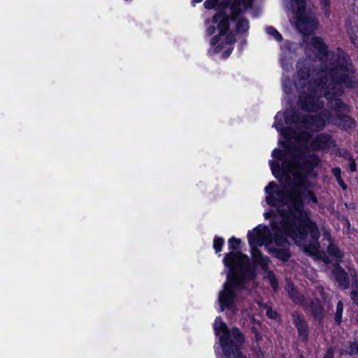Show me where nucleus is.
<instances>
[{
  "mask_svg": "<svg viewBox=\"0 0 358 358\" xmlns=\"http://www.w3.org/2000/svg\"><path fill=\"white\" fill-rule=\"evenodd\" d=\"M217 3V0H206L204 2V6L207 9H212L216 6Z\"/></svg>",
  "mask_w": 358,
  "mask_h": 358,
  "instance_id": "de8ad7c7",
  "label": "nucleus"
},
{
  "mask_svg": "<svg viewBox=\"0 0 358 358\" xmlns=\"http://www.w3.org/2000/svg\"><path fill=\"white\" fill-rule=\"evenodd\" d=\"M327 252L328 255L334 258L335 262L334 264H341L343 262V259L344 257L343 252L338 247L337 245L335 243L331 242L327 246Z\"/></svg>",
  "mask_w": 358,
  "mask_h": 358,
  "instance_id": "b1692460",
  "label": "nucleus"
},
{
  "mask_svg": "<svg viewBox=\"0 0 358 358\" xmlns=\"http://www.w3.org/2000/svg\"><path fill=\"white\" fill-rule=\"evenodd\" d=\"M289 231L284 233V236L287 238L288 237L300 241H306L308 236L310 237L308 243L304 245V252L309 256H316L319 253L320 248L319 239L320 238V231L317 224L307 226L301 229H296L293 230L292 228L287 229Z\"/></svg>",
  "mask_w": 358,
  "mask_h": 358,
  "instance_id": "423d86ee",
  "label": "nucleus"
},
{
  "mask_svg": "<svg viewBox=\"0 0 358 358\" xmlns=\"http://www.w3.org/2000/svg\"><path fill=\"white\" fill-rule=\"evenodd\" d=\"M214 53L218 54L220 53L224 48L223 43H217L216 45H214Z\"/></svg>",
  "mask_w": 358,
  "mask_h": 358,
  "instance_id": "13d9d810",
  "label": "nucleus"
},
{
  "mask_svg": "<svg viewBox=\"0 0 358 358\" xmlns=\"http://www.w3.org/2000/svg\"><path fill=\"white\" fill-rule=\"evenodd\" d=\"M352 290H358V276L357 274L352 276Z\"/></svg>",
  "mask_w": 358,
  "mask_h": 358,
  "instance_id": "6e6d98bb",
  "label": "nucleus"
},
{
  "mask_svg": "<svg viewBox=\"0 0 358 358\" xmlns=\"http://www.w3.org/2000/svg\"><path fill=\"white\" fill-rule=\"evenodd\" d=\"M296 17L297 20V27L299 31L304 35H308L313 33L317 28V20L308 15L304 11L296 12Z\"/></svg>",
  "mask_w": 358,
  "mask_h": 358,
  "instance_id": "9b49d317",
  "label": "nucleus"
},
{
  "mask_svg": "<svg viewBox=\"0 0 358 358\" xmlns=\"http://www.w3.org/2000/svg\"><path fill=\"white\" fill-rule=\"evenodd\" d=\"M215 30H216V27H215V25H210L207 27L206 29V35L208 36H212L213 34H215Z\"/></svg>",
  "mask_w": 358,
  "mask_h": 358,
  "instance_id": "4d7b16f0",
  "label": "nucleus"
},
{
  "mask_svg": "<svg viewBox=\"0 0 358 358\" xmlns=\"http://www.w3.org/2000/svg\"><path fill=\"white\" fill-rule=\"evenodd\" d=\"M296 79L294 81V85L296 90H303L307 86V81L310 80V76H316L317 67L311 62L305 58H300L296 65Z\"/></svg>",
  "mask_w": 358,
  "mask_h": 358,
  "instance_id": "0eeeda50",
  "label": "nucleus"
},
{
  "mask_svg": "<svg viewBox=\"0 0 358 358\" xmlns=\"http://www.w3.org/2000/svg\"><path fill=\"white\" fill-rule=\"evenodd\" d=\"M217 317L214 325L215 334L219 336L220 344L223 354L226 358H247L241 351V347L245 341V337L242 331L237 327H233L229 329L227 325L222 321L217 324Z\"/></svg>",
  "mask_w": 358,
  "mask_h": 358,
  "instance_id": "39448f33",
  "label": "nucleus"
},
{
  "mask_svg": "<svg viewBox=\"0 0 358 358\" xmlns=\"http://www.w3.org/2000/svg\"><path fill=\"white\" fill-rule=\"evenodd\" d=\"M331 117V113L327 110L315 115H303L302 125L308 130L320 132L327 126Z\"/></svg>",
  "mask_w": 358,
  "mask_h": 358,
  "instance_id": "6e6552de",
  "label": "nucleus"
},
{
  "mask_svg": "<svg viewBox=\"0 0 358 358\" xmlns=\"http://www.w3.org/2000/svg\"><path fill=\"white\" fill-rule=\"evenodd\" d=\"M319 162L320 158L316 155L313 154L308 157L303 159V160L294 166L296 172L310 176Z\"/></svg>",
  "mask_w": 358,
  "mask_h": 358,
  "instance_id": "2eb2a0df",
  "label": "nucleus"
},
{
  "mask_svg": "<svg viewBox=\"0 0 358 358\" xmlns=\"http://www.w3.org/2000/svg\"><path fill=\"white\" fill-rule=\"evenodd\" d=\"M194 1L196 3H200L201 1V0H194Z\"/></svg>",
  "mask_w": 358,
  "mask_h": 358,
  "instance_id": "e2e57ef3",
  "label": "nucleus"
},
{
  "mask_svg": "<svg viewBox=\"0 0 358 358\" xmlns=\"http://www.w3.org/2000/svg\"><path fill=\"white\" fill-rule=\"evenodd\" d=\"M328 106L335 112L336 118L349 112L348 106L339 97L331 99L330 101H328Z\"/></svg>",
  "mask_w": 358,
  "mask_h": 358,
  "instance_id": "412c9836",
  "label": "nucleus"
},
{
  "mask_svg": "<svg viewBox=\"0 0 358 358\" xmlns=\"http://www.w3.org/2000/svg\"><path fill=\"white\" fill-rule=\"evenodd\" d=\"M335 124L341 129L347 131L348 129L354 128L355 126V121L350 115L343 114L339 115L336 118Z\"/></svg>",
  "mask_w": 358,
  "mask_h": 358,
  "instance_id": "5701e85b",
  "label": "nucleus"
},
{
  "mask_svg": "<svg viewBox=\"0 0 358 358\" xmlns=\"http://www.w3.org/2000/svg\"><path fill=\"white\" fill-rule=\"evenodd\" d=\"M250 28L249 20L246 17H240L236 24V31L238 34H246Z\"/></svg>",
  "mask_w": 358,
  "mask_h": 358,
  "instance_id": "a878e982",
  "label": "nucleus"
},
{
  "mask_svg": "<svg viewBox=\"0 0 358 358\" xmlns=\"http://www.w3.org/2000/svg\"><path fill=\"white\" fill-rule=\"evenodd\" d=\"M331 273L343 289H346L350 287L349 276L345 269L338 264H334Z\"/></svg>",
  "mask_w": 358,
  "mask_h": 358,
  "instance_id": "a211bd4d",
  "label": "nucleus"
},
{
  "mask_svg": "<svg viewBox=\"0 0 358 358\" xmlns=\"http://www.w3.org/2000/svg\"><path fill=\"white\" fill-rule=\"evenodd\" d=\"M307 93L311 96H320L317 94V88H319L317 86L315 85V84L313 83V78L310 79L307 81Z\"/></svg>",
  "mask_w": 358,
  "mask_h": 358,
  "instance_id": "4c0bfd02",
  "label": "nucleus"
},
{
  "mask_svg": "<svg viewBox=\"0 0 358 358\" xmlns=\"http://www.w3.org/2000/svg\"><path fill=\"white\" fill-rule=\"evenodd\" d=\"M225 34H221L220 32L219 31V34H216L215 36H213L211 39H210V45L212 46H214V45H216L217 43H219V42L221 40V36H224Z\"/></svg>",
  "mask_w": 358,
  "mask_h": 358,
  "instance_id": "49530a36",
  "label": "nucleus"
},
{
  "mask_svg": "<svg viewBox=\"0 0 358 358\" xmlns=\"http://www.w3.org/2000/svg\"><path fill=\"white\" fill-rule=\"evenodd\" d=\"M316 74L313 83L324 90V96L329 101L343 95V90L340 87L355 89L358 84L351 59L343 51L336 55L329 66L323 67Z\"/></svg>",
  "mask_w": 358,
  "mask_h": 358,
  "instance_id": "20e7f679",
  "label": "nucleus"
},
{
  "mask_svg": "<svg viewBox=\"0 0 358 358\" xmlns=\"http://www.w3.org/2000/svg\"><path fill=\"white\" fill-rule=\"evenodd\" d=\"M288 295L290 299L294 303L305 307V303L306 299L303 294L299 293L296 288L292 290L291 292H289Z\"/></svg>",
  "mask_w": 358,
  "mask_h": 358,
  "instance_id": "bb28decb",
  "label": "nucleus"
},
{
  "mask_svg": "<svg viewBox=\"0 0 358 358\" xmlns=\"http://www.w3.org/2000/svg\"><path fill=\"white\" fill-rule=\"evenodd\" d=\"M264 191L267 194L266 201L268 206L277 207L289 204L288 210H282L279 213L282 217L280 229L283 234L288 232L287 229L289 228L296 230L317 224L311 219L310 212L304 209L305 203L301 190L292 188L285 191L275 182L271 181Z\"/></svg>",
  "mask_w": 358,
  "mask_h": 358,
  "instance_id": "f257e3e1",
  "label": "nucleus"
},
{
  "mask_svg": "<svg viewBox=\"0 0 358 358\" xmlns=\"http://www.w3.org/2000/svg\"><path fill=\"white\" fill-rule=\"evenodd\" d=\"M335 141L330 134L322 133L313 138L310 149L314 151L325 150L335 145Z\"/></svg>",
  "mask_w": 358,
  "mask_h": 358,
  "instance_id": "f8f14e48",
  "label": "nucleus"
},
{
  "mask_svg": "<svg viewBox=\"0 0 358 358\" xmlns=\"http://www.w3.org/2000/svg\"><path fill=\"white\" fill-rule=\"evenodd\" d=\"M358 341H350L348 346L344 352H341V355L345 354L350 356L358 355Z\"/></svg>",
  "mask_w": 358,
  "mask_h": 358,
  "instance_id": "2f4dec72",
  "label": "nucleus"
},
{
  "mask_svg": "<svg viewBox=\"0 0 358 358\" xmlns=\"http://www.w3.org/2000/svg\"><path fill=\"white\" fill-rule=\"evenodd\" d=\"M357 321H358V315H357Z\"/></svg>",
  "mask_w": 358,
  "mask_h": 358,
  "instance_id": "774afa93",
  "label": "nucleus"
},
{
  "mask_svg": "<svg viewBox=\"0 0 358 358\" xmlns=\"http://www.w3.org/2000/svg\"><path fill=\"white\" fill-rule=\"evenodd\" d=\"M345 155L343 157L348 159V168L350 171L355 172L357 171V163L353 157L348 152L345 151Z\"/></svg>",
  "mask_w": 358,
  "mask_h": 358,
  "instance_id": "58836bf2",
  "label": "nucleus"
},
{
  "mask_svg": "<svg viewBox=\"0 0 358 358\" xmlns=\"http://www.w3.org/2000/svg\"><path fill=\"white\" fill-rule=\"evenodd\" d=\"M223 263L229 268L227 280L223 289L218 294L220 311H234L238 292L246 288V281L252 280L257 277V270L250 262L248 257L242 252H229L225 254Z\"/></svg>",
  "mask_w": 358,
  "mask_h": 358,
  "instance_id": "f03ea898",
  "label": "nucleus"
},
{
  "mask_svg": "<svg viewBox=\"0 0 358 358\" xmlns=\"http://www.w3.org/2000/svg\"><path fill=\"white\" fill-rule=\"evenodd\" d=\"M308 308L314 320L319 324H322L325 317V310L320 299L318 298L311 299Z\"/></svg>",
  "mask_w": 358,
  "mask_h": 358,
  "instance_id": "dca6fc26",
  "label": "nucleus"
},
{
  "mask_svg": "<svg viewBox=\"0 0 358 358\" xmlns=\"http://www.w3.org/2000/svg\"><path fill=\"white\" fill-rule=\"evenodd\" d=\"M241 243V240L240 238L234 236L231 237L228 241L229 250H231L230 252H241L239 249Z\"/></svg>",
  "mask_w": 358,
  "mask_h": 358,
  "instance_id": "f704fd0d",
  "label": "nucleus"
},
{
  "mask_svg": "<svg viewBox=\"0 0 358 358\" xmlns=\"http://www.w3.org/2000/svg\"><path fill=\"white\" fill-rule=\"evenodd\" d=\"M254 0H227V3H232L233 4H236L238 6L242 5L245 7V8H249L252 7Z\"/></svg>",
  "mask_w": 358,
  "mask_h": 358,
  "instance_id": "ea45409f",
  "label": "nucleus"
},
{
  "mask_svg": "<svg viewBox=\"0 0 358 358\" xmlns=\"http://www.w3.org/2000/svg\"><path fill=\"white\" fill-rule=\"evenodd\" d=\"M343 312V303L341 300H339L336 304V313H334V324L337 326H340L342 323Z\"/></svg>",
  "mask_w": 358,
  "mask_h": 358,
  "instance_id": "c85d7f7f",
  "label": "nucleus"
},
{
  "mask_svg": "<svg viewBox=\"0 0 358 358\" xmlns=\"http://www.w3.org/2000/svg\"><path fill=\"white\" fill-rule=\"evenodd\" d=\"M277 118H278V114L275 115V120H277Z\"/></svg>",
  "mask_w": 358,
  "mask_h": 358,
  "instance_id": "69168bd1",
  "label": "nucleus"
},
{
  "mask_svg": "<svg viewBox=\"0 0 358 358\" xmlns=\"http://www.w3.org/2000/svg\"><path fill=\"white\" fill-rule=\"evenodd\" d=\"M296 6V12L304 11L306 8V0H292Z\"/></svg>",
  "mask_w": 358,
  "mask_h": 358,
  "instance_id": "79ce46f5",
  "label": "nucleus"
},
{
  "mask_svg": "<svg viewBox=\"0 0 358 358\" xmlns=\"http://www.w3.org/2000/svg\"><path fill=\"white\" fill-rule=\"evenodd\" d=\"M206 23H209V22H210V20H206Z\"/></svg>",
  "mask_w": 358,
  "mask_h": 358,
  "instance_id": "0e129e2a",
  "label": "nucleus"
},
{
  "mask_svg": "<svg viewBox=\"0 0 358 358\" xmlns=\"http://www.w3.org/2000/svg\"><path fill=\"white\" fill-rule=\"evenodd\" d=\"M299 358H306L303 354L299 355Z\"/></svg>",
  "mask_w": 358,
  "mask_h": 358,
  "instance_id": "680f3d73",
  "label": "nucleus"
},
{
  "mask_svg": "<svg viewBox=\"0 0 358 358\" xmlns=\"http://www.w3.org/2000/svg\"><path fill=\"white\" fill-rule=\"evenodd\" d=\"M296 288V287L294 286V283L292 281H287L286 282L285 290L287 292V293L291 292Z\"/></svg>",
  "mask_w": 358,
  "mask_h": 358,
  "instance_id": "864d4df0",
  "label": "nucleus"
},
{
  "mask_svg": "<svg viewBox=\"0 0 358 358\" xmlns=\"http://www.w3.org/2000/svg\"><path fill=\"white\" fill-rule=\"evenodd\" d=\"M350 296L353 303L358 307V290H352Z\"/></svg>",
  "mask_w": 358,
  "mask_h": 358,
  "instance_id": "09e8293b",
  "label": "nucleus"
},
{
  "mask_svg": "<svg viewBox=\"0 0 358 358\" xmlns=\"http://www.w3.org/2000/svg\"><path fill=\"white\" fill-rule=\"evenodd\" d=\"M320 3L325 15L329 16L331 0H320Z\"/></svg>",
  "mask_w": 358,
  "mask_h": 358,
  "instance_id": "a19ab883",
  "label": "nucleus"
},
{
  "mask_svg": "<svg viewBox=\"0 0 358 358\" xmlns=\"http://www.w3.org/2000/svg\"><path fill=\"white\" fill-rule=\"evenodd\" d=\"M292 324L296 329L298 338L300 341L307 344L309 340L310 327L304 315L298 311H294L291 314Z\"/></svg>",
  "mask_w": 358,
  "mask_h": 358,
  "instance_id": "9d476101",
  "label": "nucleus"
},
{
  "mask_svg": "<svg viewBox=\"0 0 358 358\" xmlns=\"http://www.w3.org/2000/svg\"><path fill=\"white\" fill-rule=\"evenodd\" d=\"M296 138L299 140H301L306 143H308L310 138H312V135L310 133L308 132V131H301V133H299Z\"/></svg>",
  "mask_w": 358,
  "mask_h": 358,
  "instance_id": "c03bdc74",
  "label": "nucleus"
},
{
  "mask_svg": "<svg viewBox=\"0 0 358 358\" xmlns=\"http://www.w3.org/2000/svg\"><path fill=\"white\" fill-rule=\"evenodd\" d=\"M331 172L334 177L336 178V180L338 185H340V187H341V189L343 190H346L348 188V185L342 178L341 169L339 167H334L331 169Z\"/></svg>",
  "mask_w": 358,
  "mask_h": 358,
  "instance_id": "7c9ffc66",
  "label": "nucleus"
},
{
  "mask_svg": "<svg viewBox=\"0 0 358 358\" xmlns=\"http://www.w3.org/2000/svg\"><path fill=\"white\" fill-rule=\"evenodd\" d=\"M224 244V239L222 237L215 236L213 239V249L216 254L222 250Z\"/></svg>",
  "mask_w": 358,
  "mask_h": 358,
  "instance_id": "c9c22d12",
  "label": "nucleus"
},
{
  "mask_svg": "<svg viewBox=\"0 0 358 358\" xmlns=\"http://www.w3.org/2000/svg\"><path fill=\"white\" fill-rule=\"evenodd\" d=\"M331 257L329 255H327L325 254L320 255V259L325 264H330L332 262Z\"/></svg>",
  "mask_w": 358,
  "mask_h": 358,
  "instance_id": "3c124183",
  "label": "nucleus"
},
{
  "mask_svg": "<svg viewBox=\"0 0 358 358\" xmlns=\"http://www.w3.org/2000/svg\"><path fill=\"white\" fill-rule=\"evenodd\" d=\"M234 50L233 47L229 48L227 50H224L222 53V59H227L230 55L231 54L232 51Z\"/></svg>",
  "mask_w": 358,
  "mask_h": 358,
  "instance_id": "5fc2aeb1",
  "label": "nucleus"
},
{
  "mask_svg": "<svg viewBox=\"0 0 358 358\" xmlns=\"http://www.w3.org/2000/svg\"><path fill=\"white\" fill-rule=\"evenodd\" d=\"M265 272L266 273V278L269 281L270 286L273 291L276 292L278 289L279 283L275 273L273 271H270L268 269Z\"/></svg>",
  "mask_w": 358,
  "mask_h": 358,
  "instance_id": "c756f323",
  "label": "nucleus"
},
{
  "mask_svg": "<svg viewBox=\"0 0 358 358\" xmlns=\"http://www.w3.org/2000/svg\"><path fill=\"white\" fill-rule=\"evenodd\" d=\"M266 32L269 36H273L275 41H277L278 42H280L282 41V38H283L282 36L275 27H271V26L267 27L266 29Z\"/></svg>",
  "mask_w": 358,
  "mask_h": 358,
  "instance_id": "e433bc0d",
  "label": "nucleus"
},
{
  "mask_svg": "<svg viewBox=\"0 0 358 358\" xmlns=\"http://www.w3.org/2000/svg\"><path fill=\"white\" fill-rule=\"evenodd\" d=\"M302 196L307 203H313L314 204H317L318 203V199L315 194V192L312 190H304L302 192Z\"/></svg>",
  "mask_w": 358,
  "mask_h": 358,
  "instance_id": "473e14b6",
  "label": "nucleus"
},
{
  "mask_svg": "<svg viewBox=\"0 0 358 358\" xmlns=\"http://www.w3.org/2000/svg\"><path fill=\"white\" fill-rule=\"evenodd\" d=\"M350 40L351 43L358 48V36L355 34H350Z\"/></svg>",
  "mask_w": 358,
  "mask_h": 358,
  "instance_id": "603ef678",
  "label": "nucleus"
},
{
  "mask_svg": "<svg viewBox=\"0 0 358 358\" xmlns=\"http://www.w3.org/2000/svg\"><path fill=\"white\" fill-rule=\"evenodd\" d=\"M211 22L217 24V29L221 34H226L229 31L230 23L224 10H219L212 17Z\"/></svg>",
  "mask_w": 358,
  "mask_h": 358,
  "instance_id": "f3484780",
  "label": "nucleus"
},
{
  "mask_svg": "<svg viewBox=\"0 0 358 358\" xmlns=\"http://www.w3.org/2000/svg\"><path fill=\"white\" fill-rule=\"evenodd\" d=\"M346 221H347V223L350 225L349 220L348 219H346Z\"/></svg>",
  "mask_w": 358,
  "mask_h": 358,
  "instance_id": "338daca9",
  "label": "nucleus"
},
{
  "mask_svg": "<svg viewBox=\"0 0 358 358\" xmlns=\"http://www.w3.org/2000/svg\"><path fill=\"white\" fill-rule=\"evenodd\" d=\"M272 156L275 159L282 160L284 158V156H285V153H284L283 150L278 149V148H275L272 151Z\"/></svg>",
  "mask_w": 358,
  "mask_h": 358,
  "instance_id": "a18cd8bd",
  "label": "nucleus"
},
{
  "mask_svg": "<svg viewBox=\"0 0 358 358\" xmlns=\"http://www.w3.org/2000/svg\"><path fill=\"white\" fill-rule=\"evenodd\" d=\"M275 128L281 131L283 137L287 140L286 141H291L290 139L294 138L295 135V131L290 127H282V122H278V124L275 123Z\"/></svg>",
  "mask_w": 358,
  "mask_h": 358,
  "instance_id": "cd10ccee",
  "label": "nucleus"
},
{
  "mask_svg": "<svg viewBox=\"0 0 358 358\" xmlns=\"http://www.w3.org/2000/svg\"><path fill=\"white\" fill-rule=\"evenodd\" d=\"M259 306L264 309H266V316L271 320H277L280 315L278 311L273 310L271 306H269L266 303H260Z\"/></svg>",
  "mask_w": 358,
  "mask_h": 358,
  "instance_id": "72a5a7b5",
  "label": "nucleus"
},
{
  "mask_svg": "<svg viewBox=\"0 0 358 358\" xmlns=\"http://www.w3.org/2000/svg\"><path fill=\"white\" fill-rule=\"evenodd\" d=\"M269 164L273 176L279 180L282 187L285 183V178L287 174L285 173V169L287 166V162H284L282 166H280L279 162L270 160Z\"/></svg>",
  "mask_w": 358,
  "mask_h": 358,
  "instance_id": "6ab92c4d",
  "label": "nucleus"
},
{
  "mask_svg": "<svg viewBox=\"0 0 358 358\" xmlns=\"http://www.w3.org/2000/svg\"><path fill=\"white\" fill-rule=\"evenodd\" d=\"M225 7H229L231 10V14L227 15V17L228 19V22L230 23V21H236L239 19L238 16L243 13V10L241 7L238 6L236 4H233L232 3H227L225 1L223 3Z\"/></svg>",
  "mask_w": 358,
  "mask_h": 358,
  "instance_id": "393cba45",
  "label": "nucleus"
},
{
  "mask_svg": "<svg viewBox=\"0 0 358 358\" xmlns=\"http://www.w3.org/2000/svg\"><path fill=\"white\" fill-rule=\"evenodd\" d=\"M308 175L296 172L294 173V180H292L289 175H287L285 178L283 187L289 188V189L297 188L300 190L301 188H308L310 187V182L308 179Z\"/></svg>",
  "mask_w": 358,
  "mask_h": 358,
  "instance_id": "ddd939ff",
  "label": "nucleus"
},
{
  "mask_svg": "<svg viewBox=\"0 0 358 358\" xmlns=\"http://www.w3.org/2000/svg\"><path fill=\"white\" fill-rule=\"evenodd\" d=\"M325 237H326L327 238H331V235H330V234H329V232H327V233L325 234Z\"/></svg>",
  "mask_w": 358,
  "mask_h": 358,
  "instance_id": "052dcab7",
  "label": "nucleus"
},
{
  "mask_svg": "<svg viewBox=\"0 0 358 358\" xmlns=\"http://www.w3.org/2000/svg\"><path fill=\"white\" fill-rule=\"evenodd\" d=\"M252 331L253 333H255V334H256V337L259 336V334H258L257 330V329H256L255 327H253L252 328Z\"/></svg>",
  "mask_w": 358,
  "mask_h": 358,
  "instance_id": "bf43d9fd",
  "label": "nucleus"
},
{
  "mask_svg": "<svg viewBox=\"0 0 358 358\" xmlns=\"http://www.w3.org/2000/svg\"><path fill=\"white\" fill-rule=\"evenodd\" d=\"M303 115L301 114L297 110L292 108L287 110L284 113V119L287 124H303Z\"/></svg>",
  "mask_w": 358,
  "mask_h": 358,
  "instance_id": "4be33fe9",
  "label": "nucleus"
},
{
  "mask_svg": "<svg viewBox=\"0 0 358 358\" xmlns=\"http://www.w3.org/2000/svg\"><path fill=\"white\" fill-rule=\"evenodd\" d=\"M271 229L273 233L270 231L268 226L259 224L252 231L248 232L253 264L259 266L263 271L268 269L271 261L257 246L264 245L269 254L284 262H287L292 256L290 243L282 233V229L274 223L271 224Z\"/></svg>",
  "mask_w": 358,
  "mask_h": 358,
  "instance_id": "7ed1b4c3",
  "label": "nucleus"
},
{
  "mask_svg": "<svg viewBox=\"0 0 358 358\" xmlns=\"http://www.w3.org/2000/svg\"><path fill=\"white\" fill-rule=\"evenodd\" d=\"M322 358H334V348L332 347L328 348Z\"/></svg>",
  "mask_w": 358,
  "mask_h": 358,
  "instance_id": "8fccbe9b",
  "label": "nucleus"
},
{
  "mask_svg": "<svg viewBox=\"0 0 358 358\" xmlns=\"http://www.w3.org/2000/svg\"><path fill=\"white\" fill-rule=\"evenodd\" d=\"M311 45L317 50L320 59L329 55V49L323 38L320 36H313L310 41Z\"/></svg>",
  "mask_w": 358,
  "mask_h": 358,
  "instance_id": "aec40b11",
  "label": "nucleus"
},
{
  "mask_svg": "<svg viewBox=\"0 0 358 358\" xmlns=\"http://www.w3.org/2000/svg\"><path fill=\"white\" fill-rule=\"evenodd\" d=\"M299 92L298 105L301 109L308 113H315L324 107V103L320 100V96H313L308 94L305 89Z\"/></svg>",
  "mask_w": 358,
  "mask_h": 358,
  "instance_id": "1a4fd4ad",
  "label": "nucleus"
},
{
  "mask_svg": "<svg viewBox=\"0 0 358 358\" xmlns=\"http://www.w3.org/2000/svg\"><path fill=\"white\" fill-rule=\"evenodd\" d=\"M224 36H226V43L228 45H234L237 41L235 34L232 31H229Z\"/></svg>",
  "mask_w": 358,
  "mask_h": 358,
  "instance_id": "37998d69",
  "label": "nucleus"
},
{
  "mask_svg": "<svg viewBox=\"0 0 358 358\" xmlns=\"http://www.w3.org/2000/svg\"><path fill=\"white\" fill-rule=\"evenodd\" d=\"M280 145L288 154L291 155V159L287 163V165L295 166L304 159L303 151L299 149L292 141L281 142Z\"/></svg>",
  "mask_w": 358,
  "mask_h": 358,
  "instance_id": "4468645a",
  "label": "nucleus"
}]
</instances>
